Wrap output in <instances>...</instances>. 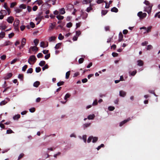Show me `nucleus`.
<instances>
[{
    "instance_id": "35",
    "label": "nucleus",
    "mask_w": 160,
    "mask_h": 160,
    "mask_svg": "<svg viewBox=\"0 0 160 160\" xmlns=\"http://www.w3.org/2000/svg\"><path fill=\"white\" fill-rule=\"evenodd\" d=\"M152 48H153V47L151 45H148L147 46V50H149L152 49Z\"/></svg>"
},
{
    "instance_id": "48",
    "label": "nucleus",
    "mask_w": 160,
    "mask_h": 160,
    "mask_svg": "<svg viewBox=\"0 0 160 160\" xmlns=\"http://www.w3.org/2000/svg\"><path fill=\"white\" fill-rule=\"evenodd\" d=\"M115 109V108L113 106H109L108 108V109L110 111H112Z\"/></svg>"
},
{
    "instance_id": "26",
    "label": "nucleus",
    "mask_w": 160,
    "mask_h": 160,
    "mask_svg": "<svg viewBox=\"0 0 160 160\" xmlns=\"http://www.w3.org/2000/svg\"><path fill=\"white\" fill-rule=\"evenodd\" d=\"M56 39V37L54 36H52L50 37L49 38V41L50 42H51L52 41H53L55 40Z\"/></svg>"
},
{
    "instance_id": "22",
    "label": "nucleus",
    "mask_w": 160,
    "mask_h": 160,
    "mask_svg": "<svg viewBox=\"0 0 160 160\" xmlns=\"http://www.w3.org/2000/svg\"><path fill=\"white\" fill-rule=\"evenodd\" d=\"M5 35V33L4 32H1L0 33V38H3Z\"/></svg>"
},
{
    "instance_id": "33",
    "label": "nucleus",
    "mask_w": 160,
    "mask_h": 160,
    "mask_svg": "<svg viewBox=\"0 0 160 160\" xmlns=\"http://www.w3.org/2000/svg\"><path fill=\"white\" fill-rule=\"evenodd\" d=\"M64 36H63L61 33H60L58 37V38L60 40H62L64 38Z\"/></svg>"
},
{
    "instance_id": "40",
    "label": "nucleus",
    "mask_w": 160,
    "mask_h": 160,
    "mask_svg": "<svg viewBox=\"0 0 160 160\" xmlns=\"http://www.w3.org/2000/svg\"><path fill=\"white\" fill-rule=\"evenodd\" d=\"M84 60V59L83 58H80L78 60L79 63L80 64H81V63H82L83 62Z\"/></svg>"
},
{
    "instance_id": "29",
    "label": "nucleus",
    "mask_w": 160,
    "mask_h": 160,
    "mask_svg": "<svg viewBox=\"0 0 160 160\" xmlns=\"http://www.w3.org/2000/svg\"><path fill=\"white\" fill-rule=\"evenodd\" d=\"M56 18L59 20H61L63 19L64 17L63 16L59 15L56 16Z\"/></svg>"
},
{
    "instance_id": "12",
    "label": "nucleus",
    "mask_w": 160,
    "mask_h": 160,
    "mask_svg": "<svg viewBox=\"0 0 160 160\" xmlns=\"http://www.w3.org/2000/svg\"><path fill=\"white\" fill-rule=\"evenodd\" d=\"M123 38V35H122V32H120L119 33V39H118V42H120L122 40Z\"/></svg>"
},
{
    "instance_id": "3",
    "label": "nucleus",
    "mask_w": 160,
    "mask_h": 160,
    "mask_svg": "<svg viewBox=\"0 0 160 160\" xmlns=\"http://www.w3.org/2000/svg\"><path fill=\"white\" fill-rule=\"evenodd\" d=\"M26 43V39L25 38H23L21 42V45L18 47L20 50L23 48Z\"/></svg>"
},
{
    "instance_id": "55",
    "label": "nucleus",
    "mask_w": 160,
    "mask_h": 160,
    "mask_svg": "<svg viewBox=\"0 0 160 160\" xmlns=\"http://www.w3.org/2000/svg\"><path fill=\"white\" fill-rule=\"evenodd\" d=\"M1 28L3 30H4L7 28L5 25H3L0 26V28Z\"/></svg>"
},
{
    "instance_id": "27",
    "label": "nucleus",
    "mask_w": 160,
    "mask_h": 160,
    "mask_svg": "<svg viewBox=\"0 0 160 160\" xmlns=\"http://www.w3.org/2000/svg\"><path fill=\"white\" fill-rule=\"evenodd\" d=\"M71 96V94L69 93H67L64 97V99L65 100H67L68 98H69Z\"/></svg>"
},
{
    "instance_id": "16",
    "label": "nucleus",
    "mask_w": 160,
    "mask_h": 160,
    "mask_svg": "<svg viewBox=\"0 0 160 160\" xmlns=\"http://www.w3.org/2000/svg\"><path fill=\"white\" fill-rule=\"evenodd\" d=\"M40 84V82H39L37 81L33 83V86L35 87H38V86Z\"/></svg>"
},
{
    "instance_id": "56",
    "label": "nucleus",
    "mask_w": 160,
    "mask_h": 160,
    "mask_svg": "<svg viewBox=\"0 0 160 160\" xmlns=\"http://www.w3.org/2000/svg\"><path fill=\"white\" fill-rule=\"evenodd\" d=\"M6 56L5 55H3L1 56L0 58L2 60H4L6 58Z\"/></svg>"
},
{
    "instance_id": "60",
    "label": "nucleus",
    "mask_w": 160,
    "mask_h": 160,
    "mask_svg": "<svg viewBox=\"0 0 160 160\" xmlns=\"http://www.w3.org/2000/svg\"><path fill=\"white\" fill-rule=\"evenodd\" d=\"M18 60V59L17 58H15L11 62V64H13L15 62H16Z\"/></svg>"
},
{
    "instance_id": "47",
    "label": "nucleus",
    "mask_w": 160,
    "mask_h": 160,
    "mask_svg": "<svg viewBox=\"0 0 160 160\" xmlns=\"http://www.w3.org/2000/svg\"><path fill=\"white\" fill-rule=\"evenodd\" d=\"M28 68V66L27 65H25L22 68V70L23 71H25Z\"/></svg>"
},
{
    "instance_id": "52",
    "label": "nucleus",
    "mask_w": 160,
    "mask_h": 160,
    "mask_svg": "<svg viewBox=\"0 0 160 160\" xmlns=\"http://www.w3.org/2000/svg\"><path fill=\"white\" fill-rule=\"evenodd\" d=\"M93 137L90 136L89 137L87 140V142L88 143H89L91 142L92 140V139Z\"/></svg>"
},
{
    "instance_id": "5",
    "label": "nucleus",
    "mask_w": 160,
    "mask_h": 160,
    "mask_svg": "<svg viewBox=\"0 0 160 160\" xmlns=\"http://www.w3.org/2000/svg\"><path fill=\"white\" fill-rule=\"evenodd\" d=\"M12 44V42L10 41L7 40L5 41L4 43L1 45V46L2 47H5L7 46L10 45Z\"/></svg>"
},
{
    "instance_id": "46",
    "label": "nucleus",
    "mask_w": 160,
    "mask_h": 160,
    "mask_svg": "<svg viewBox=\"0 0 160 160\" xmlns=\"http://www.w3.org/2000/svg\"><path fill=\"white\" fill-rule=\"evenodd\" d=\"M30 25L31 27L32 28H33L35 27V24L33 22H31L30 23Z\"/></svg>"
},
{
    "instance_id": "32",
    "label": "nucleus",
    "mask_w": 160,
    "mask_h": 160,
    "mask_svg": "<svg viewBox=\"0 0 160 160\" xmlns=\"http://www.w3.org/2000/svg\"><path fill=\"white\" fill-rule=\"evenodd\" d=\"M18 77L21 80H23V74H19Z\"/></svg>"
},
{
    "instance_id": "39",
    "label": "nucleus",
    "mask_w": 160,
    "mask_h": 160,
    "mask_svg": "<svg viewBox=\"0 0 160 160\" xmlns=\"http://www.w3.org/2000/svg\"><path fill=\"white\" fill-rule=\"evenodd\" d=\"M91 124L90 123H86L83 125V128H85L88 127H89Z\"/></svg>"
},
{
    "instance_id": "25",
    "label": "nucleus",
    "mask_w": 160,
    "mask_h": 160,
    "mask_svg": "<svg viewBox=\"0 0 160 160\" xmlns=\"http://www.w3.org/2000/svg\"><path fill=\"white\" fill-rule=\"evenodd\" d=\"M45 63H46V62L45 61H42L40 62V63L39 64V65L40 66L42 67V66H44L45 65Z\"/></svg>"
},
{
    "instance_id": "38",
    "label": "nucleus",
    "mask_w": 160,
    "mask_h": 160,
    "mask_svg": "<svg viewBox=\"0 0 160 160\" xmlns=\"http://www.w3.org/2000/svg\"><path fill=\"white\" fill-rule=\"evenodd\" d=\"M19 8L22 9H25L26 8V5L24 4H22L20 5Z\"/></svg>"
},
{
    "instance_id": "58",
    "label": "nucleus",
    "mask_w": 160,
    "mask_h": 160,
    "mask_svg": "<svg viewBox=\"0 0 160 160\" xmlns=\"http://www.w3.org/2000/svg\"><path fill=\"white\" fill-rule=\"evenodd\" d=\"M97 2L98 4H100L103 2H104L106 3V2L104 1L103 0H98L97 1Z\"/></svg>"
},
{
    "instance_id": "10",
    "label": "nucleus",
    "mask_w": 160,
    "mask_h": 160,
    "mask_svg": "<svg viewBox=\"0 0 160 160\" xmlns=\"http://www.w3.org/2000/svg\"><path fill=\"white\" fill-rule=\"evenodd\" d=\"M130 119H131L130 118H128L127 119L125 120L122 121V122H121L119 124L120 126L121 127L125 123L128 122L129 121Z\"/></svg>"
},
{
    "instance_id": "7",
    "label": "nucleus",
    "mask_w": 160,
    "mask_h": 160,
    "mask_svg": "<svg viewBox=\"0 0 160 160\" xmlns=\"http://www.w3.org/2000/svg\"><path fill=\"white\" fill-rule=\"evenodd\" d=\"M14 20V18L13 17L10 16L7 18V21L9 23H12Z\"/></svg>"
},
{
    "instance_id": "31",
    "label": "nucleus",
    "mask_w": 160,
    "mask_h": 160,
    "mask_svg": "<svg viewBox=\"0 0 160 160\" xmlns=\"http://www.w3.org/2000/svg\"><path fill=\"white\" fill-rule=\"evenodd\" d=\"M33 72V69L32 68H29L27 71V73H31Z\"/></svg>"
},
{
    "instance_id": "24",
    "label": "nucleus",
    "mask_w": 160,
    "mask_h": 160,
    "mask_svg": "<svg viewBox=\"0 0 160 160\" xmlns=\"http://www.w3.org/2000/svg\"><path fill=\"white\" fill-rule=\"evenodd\" d=\"M59 11L60 14H63L65 12V9L63 8H62L61 9H60Z\"/></svg>"
},
{
    "instance_id": "62",
    "label": "nucleus",
    "mask_w": 160,
    "mask_h": 160,
    "mask_svg": "<svg viewBox=\"0 0 160 160\" xmlns=\"http://www.w3.org/2000/svg\"><path fill=\"white\" fill-rule=\"evenodd\" d=\"M15 11L16 13H19L22 11L21 9H20L19 8H16L15 10Z\"/></svg>"
},
{
    "instance_id": "13",
    "label": "nucleus",
    "mask_w": 160,
    "mask_h": 160,
    "mask_svg": "<svg viewBox=\"0 0 160 160\" xmlns=\"http://www.w3.org/2000/svg\"><path fill=\"white\" fill-rule=\"evenodd\" d=\"M92 5L91 3L90 4V6L89 7H88L86 10V11L88 12H89L91 10H92L93 8H92Z\"/></svg>"
},
{
    "instance_id": "44",
    "label": "nucleus",
    "mask_w": 160,
    "mask_h": 160,
    "mask_svg": "<svg viewBox=\"0 0 160 160\" xmlns=\"http://www.w3.org/2000/svg\"><path fill=\"white\" fill-rule=\"evenodd\" d=\"M72 23L71 22H69L67 24L66 26L68 28H71L72 27Z\"/></svg>"
},
{
    "instance_id": "51",
    "label": "nucleus",
    "mask_w": 160,
    "mask_h": 160,
    "mask_svg": "<svg viewBox=\"0 0 160 160\" xmlns=\"http://www.w3.org/2000/svg\"><path fill=\"white\" fill-rule=\"evenodd\" d=\"M53 23L54 24H52V23H51V25L50 26V27H49V29H52L54 28V27L55 26L56 23L55 22V23Z\"/></svg>"
},
{
    "instance_id": "59",
    "label": "nucleus",
    "mask_w": 160,
    "mask_h": 160,
    "mask_svg": "<svg viewBox=\"0 0 160 160\" xmlns=\"http://www.w3.org/2000/svg\"><path fill=\"white\" fill-rule=\"evenodd\" d=\"M50 56V53L48 54L47 55L45 56V58L46 59H48Z\"/></svg>"
},
{
    "instance_id": "50",
    "label": "nucleus",
    "mask_w": 160,
    "mask_h": 160,
    "mask_svg": "<svg viewBox=\"0 0 160 160\" xmlns=\"http://www.w3.org/2000/svg\"><path fill=\"white\" fill-rule=\"evenodd\" d=\"M48 68V66L47 64L45 65V66L42 68V69L43 71H44L45 69Z\"/></svg>"
},
{
    "instance_id": "8",
    "label": "nucleus",
    "mask_w": 160,
    "mask_h": 160,
    "mask_svg": "<svg viewBox=\"0 0 160 160\" xmlns=\"http://www.w3.org/2000/svg\"><path fill=\"white\" fill-rule=\"evenodd\" d=\"M12 74L11 73H7L4 78V79L5 80L11 78L12 77Z\"/></svg>"
},
{
    "instance_id": "11",
    "label": "nucleus",
    "mask_w": 160,
    "mask_h": 160,
    "mask_svg": "<svg viewBox=\"0 0 160 160\" xmlns=\"http://www.w3.org/2000/svg\"><path fill=\"white\" fill-rule=\"evenodd\" d=\"M126 92L123 91L121 90L119 92V95L121 97H124L126 96Z\"/></svg>"
},
{
    "instance_id": "36",
    "label": "nucleus",
    "mask_w": 160,
    "mask_h": 160,
    "mask_svg": "<svg viewBox=\"0 0 160 160\" xmlns=\"http://www.w3.org/2000/svg\"><path fill=\"white\" fill-rule=\"evenodd\" d=\"M152 28V27L151 26L148 27L146 29V32H147L148 33L151 31V30Z\"/></svg>"
},
{
    "instance_id": "4",
    "label": "nucleus",
    "mask_w": 160,
    "mask_h": 160,
    "mask_svg": "<svg viewBox=\"0 0 160 160\" xmlns=\"http://www.w3.org/2000/svg\"><path fill=\"white\" fill-rule=\"evenodd\" d=\"M146 13H143L142 12H139L138 13V16L140 18H143L146 17L147 16Z\"/></svg>"
},
{
    "instance_id": "2",
    "label": "nucleus",
    "mask_w": 160,
    "mask_h": 160,
    "mask_svg": "<svg viewBox=\"0 0 160 160\" xmlns=\"http://www.w3.org/2000/svg\"><path fill=\"white\" fill-rule=\"evenodd\" d=\"M37 60V58L34 55H32L29 57L28 61V63L30 65L33 64Z\"/></svg>"
},
{
    "instance_id": "34",
    "label": "nucleus",
    "mask_w": 160,
    "mask_h": 160,
    "mask_svg": "<svg viewBox=\"0 0 160 160\" xmlns=\"http://www.w3.org/2000/svg\"><path fill=\"white\" fill-rule=\"evenodd\" d=\"M64 82L63 81L59 82L57 83V85L58 86H60L64 84Z\"/></svg>"
},
{
    "instance_id": "30",
    "label": "nucleus",
    "mask_w": 160,
    "mask_h": 160,
    "mask_svg": "<svg viewBox=\"0 0 160 160\" xmlns=\"http://www.w3.org/2000/svg\"><path fill=\"white\" fill-rule=\"evenodd\" d=\"M35 2H37V4L39 6L40 5L43 3V2L42 0H37L35 1Z\"/></svg>"
},
{
    "instance_id": "53",
    "label": "nucleus",
    "mask_w": 160,
    "mask_h": 160,
    "mask_svg": "<svg viewBox=\"0 0 160 160\" xmlns=\"http://www.w3.org/2000/svg\"><path fill=\"white\" fill-rule=\"evenodd\" d=\"M13 132V131L10 129H8L7 131V133L8 134H10Z\"/></svg>"
},
{
    "instance_id": "1",
    "label": "nucleus",
    "mask_w": 160,
    "mask_h": 160,
    "mask_svg": "<svg viewBox=\"0 0 160 160\" xmlns=\"http://www.w3.org/2000/svg\"><path fill=\"white\" fill-rule=\"evenodd\" d=\"M144 3L146 5L148 6L147 7L145 8V9L144 11L147 12L148 14H150L151 12L153 5L152 4L150 3L148 1L146 0H145Z\"/></svg>"
},
{
    "instance_id": "49",
    "label": "nucleus",
    "mask_w": 160,
    "mask_h": 160,
    "mask_svg": "<svg viewBox=\"0 0 160 160\" xmlns=\"http://www.w3.org/2000/svg\"><path fill=\"white\" fill-rule=\"evenodd\" d=\"M14 35V34L13 32H12L11 33L9 34L8 37L9 38H12Z\"/></svg>"
},
{
    "instance_id": "17",
    "label": "nucleus",
    "mask_w": 160,
    "mask_h": 160,
    "mask_svg": "<svg viewBox=\"0 0 160 160\" xmlns=\"http://www.w3.org/2000/svg\"><path fill=\"white\" fill-rule=\"evenodd\" d=\"M19 22V20L18 19H16L14 22L13 25L18 26Z\"/></svg>"
},
{
    "instance_id": "18",
    "label": "nucleus",
    "mask_w": 160,
    "mask_h": 160,
    "mask_svg": "<svg viewBox=\"0 0 160 160\" xmlns=\"http://www.w3.org/2000/svg\"><path fill=\"white\" fill-rule=\"evenodd\" d=\"M0 13L1 14L4 16L7 14V12L6 10H1L0 11Z\"/></svg>"
},
{
    "instance_id": "64",
    "label": "nucleus",
    "mask_w": 160,
    "mask_h": 160,
    "mask_svg": "<svg viewBox=\"0 0 160 160\" xmlns=\"http://www.w3.org/2000/svg\"><path fill=\"white\" fill-rule=\"evenodd\" d=\"M81 34V32L80 31H78L76 32V35L77 36H79Z\"/></svg>"
},
{
    "instance_id": "57",
    "label": "nucleus",
    "mask_w": 160,
    "mask_h": 160,
    "mask_svg": "<svg viewBox=\"0 0 160 160\" xmlns=\"http://www.w3.org/2000/svg\"><path fill=\"white\" fill-rule=\"evenodd\" d=\"M112 55L114 57H116L118 56V54L116 52H113L112 53Z\"/></svg>"
},
{
    "instance_id": "61",
    "label": "nucleus",
    "mask_w": 160,
    "mask_h": 160,
    "mask_svg": "<svg viewBox=\"0 0 160 160\" xmlns=\"http://www.w3.org/2000/svg\"><path fill=\"white\" fill-rule=\"evenodd\" d=\"M35 111V109L34 108H32L29 109V111L31 112H33Z\"/></svg>"
},
{
    "instance_id": "6",
    "label": "nucleus",
    "mask_w": 160,
    "mask_h": 160,
    "mask_svg": "<svg viewBox=\"0 0 160 160\" xmlns=\"http://www.w3.org/2000/svg\"><path fill=\"white\" fill-rule=\"evenodd\" d=\"M31 50L33 52H37L38 50V48L36 46H31L29 49V52H30Z\"/></svg>"
},
{
    "instance_id": "15",
    "label": "nucleus",
    "mask_w": 160,
    "mask_h": 160,
    "mask_svg": "<svg viewBox=\"0 0 160 160\" xmlns=\"http://www.w3.org/2000/svg\"><path fill=\"white\" fill-rule=\"evenodd\" d=\"M95 117L94 114L89 115L88 117V118L89 120L93 119Z\"/></svg>"
},
{
    "instance_id": "23",
    "label": "nucleus",
    "mask_w": 160,
    "mask_h": 160,
    "mask_svg": "<svg viewBox=\"0 0 160 160\" xmlns=\"http://www.w3.org/2000/svg\"><path fill=\"white\" fill-rule=\"evenodd\" d=\"M70 71H68L67 72L66 74V77L65 78L67 79H68L70 75Z\"/></svg>"
},
{
    "instance_id": "63",
    "label": "nucleus",
    "mask_w": 160,
    "mask_h": 160,
    "mask_svg": "<svg viewBox=\"0 0 160 160\" xmlns=\"http://www.w3.org/2000/svg\"><path fill=\"white\" fill-rule=\"evenodd\" d=\"M83 15L84 16H83L82 18L85 19L88 16V14L86 13H83Z\"/></svg>"
},
{
    "instance_id": "9",
    "label": "nucleus",
    "mask_w": 160,
    "mask_h": 160,
    "mask_svg": "<svg viewBox=\"0 0 160 160\" xmlns=\"http://www.w3.org/2000/svg\"><path fill=\"white\" fill-rule=\"evenodd\" d=\"M130 119H131L130 118H128L127 119L125 120L122 121V122H121L119 124L120 126L121 127L125 123L128 122L129 121Z\"/></svg>"
},
{
    "instance_id": "19",
    "label": "nucleus",
    "mask_w": 160,
    "mask_h": 160,
    "mask_svg": "<svg viewBox=\"0 0 160 160\" xmlns=\"http://www.w3.org/2000/svg\"><path fill=\"white\" fill-rule=\"evenodd\" d=\"M111 11L112 12H118V9L114 7L111 9Z\"/></svg>"
},
{
    "instance_id": "41",
    "label": "nucleus",
    "mask_w": 160,
    "mask_h": 160,
    "mask_svg": "<svg viewBox=\"0 0 160 160\" xmlns=\"http://www.w3.org/2000/svg\"><path fill=\"white\" fill-rule=\"evenodd\" d=\"M92 0H84V4L90 3Z\"/></svg>"
},
{
    "instance_id": "20",
    "label": "nucleus",
    "mask_w": 160,
    "mask_h": 160,
    "mask_svg": "<svg viewBox=\"0 0 160 160\" xmlns=\"http://www.w3.org/2000/svg\"><path fill=\"white\" fill-rule=\"evenodd\" d=\"M62 43H58L57 44L55 47V49H57L59 48H60L62 45Z\"/></svg>"
},
{
    "instance_id": "21",
    "label": "nucleus",
    "mask_w": 160,
    "mask_h": 160,
    "mask_svg": "<svg viewBox=\"0 0 160 160\" xmlns=\"http://www.w3.org/2000/svg\"><path fill=\"white\" fill-rule=\"evenodd\" d=\"M20 117V115L19 114H17V115H15V116L13 117V119L14 120H18L19 118Z\"/></svg>"
},
{
    "instance_id": "54",
    "label": "nucleus",
    "mask_w": 160,
    "mask_h": 160,
    "mask_svg": "<svg viewBox=\"0 0 160 160\" xmlns=\"http://www.w3.org/2000/svg\"><path fill=\"white\" fill-rule=\"evenodd\" d=\"M43 55L41 53H39L37 55V57L38 58H40L42 57L43 56Z\"/></svg>"
},
{
    "instance_id": "14",
    "label": "nucleus",
    "mask_w": 160,
    "mask_h": 160,
    "mask_svg": "<svg viewBox=\"0 0 160 160\" xmlns=\"http://www.w3.org/2000/svg\"><path fill=\"white\" fill-rule=\"evenodd\" d=\"M138 65L140 66H142L143 65V62L141 60H138L137 61Z\"/></svg>"
},
{
    "instance_id": "45",
    "label": "nucleus",
    "mask_w": 160,
    "mask_h": 160,
    "mask_svg": "<svg viewBox=\"0 0 160 160\" xmlns=\"http://www.w3.org/2000/svg\"><path fill=\"white\" fill-rule=\"evenodd\" d=\"M17 4V3L15 2H12L11 3L10 8H12L14 7Z\"/></svg>"
},
{
    "instance_id": "37",
    "label": "nucleus",
    "mask_w": 160,
    "mask_h": 160,
    "mask_svg": "<svg viewBox=\"0 0 160 160\" xmlns=\"http://www.w3.org/2000/svg\"><path fill=\"white\" fill-rule=\"evenodd\" d=\"M39 42V40L38 39H35L34 40V43L35 46H37Z\"/></svg>"
},
{
    "instance_id": "43",
    "label": "nucleus",
    "mask_w": 160,
    "mask_h": 160,
    "mask_svg": "<svg viewBox=\"0 0 160 160\" xmlns=\"http://www.w3.org/2000/svg\"><path fill=\"white\" fill-rule=\"evenodd\" d=\"M92 139H93V140H92V142L93 143H95V142H96L98 140V138L97 137H93Z\"/></svg>"
},
{
    "instance_id": "28",
    "label": "nucleus",
    "mask_w": 160,
    "mask_h": 160,
    "mask_svg": "<svg viewBox=\"0 0 160 160\" xmlns=\"http://www.w3.org/2000/svg\"><path fill=\"white\" fill-rule=\"evenodd\" d=\"M108 12V11L107 10H102V11L101 13L102 15H105Z\"/></svg>"
},
{
    "instance_id": "42",
    "label": "nucleus",
    "mask_w": 160,
    "mask_h": 160,
    "mask_svg": "<svg viewBox=\"0 0 160 160\" xmlns=\"http://www.w3.org/2000/svg\"><path fill=\"white\" fill-rule=\"evenodd\" d=\"M35 71L36 72H39L41 71V68L40 67H37L36 68Z\"/></svg>"
}]
</instances>
